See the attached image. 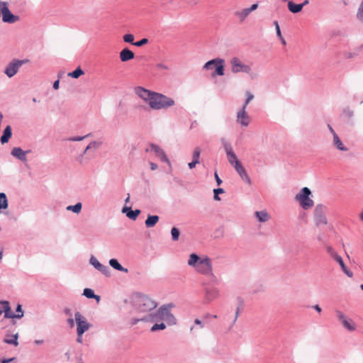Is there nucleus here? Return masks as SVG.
<instances>
[{"mask_svg": "<svg viewBox=\"0 0 363 363\" xmlns=\"http://www.w3.org/2000/svg\"><path fill=\"white\" fill-rule=\"evenodd\" d=\"M311 194V190L308 187H303L296 196V199L299 201L301 206L304 210H308L314 205L313 201L310 198Z\"/></svg>", "mask_w": 363, "mask_h": 363, "instance_id": "nucleus-4", "label": "nucleus"}, {"mask_svg": "<svg viewBox=\"0 0 363 363\" xmlns=\"http://www.w3.org/2000/svg\"><path fill=\"white\" fill-rule=\"evenodd\" d=\"M201 155V150L199 147H196L193 151V160L192 161H196L197 163H199V158Z\"/></svg>", "mask_w": 363, "mask_h": 363, "instance_id": "nucleus-47", "label": "nucleus"}, {"mask_svg": "<svg viewBox=\"0 0 363 363\" xmlns=\"http://www.w3.org/2000/svg\"><path fill=\"white\" fill-rule=\"evenodd\" d=\"M91 135V133H88L84 136H74V137H70V138H68L67 140L68 141H72V142H77V141H82L84 139L89 137L90 135Z\"/></svg>", "mask_w": 363, "mask_h": 363, "instance_id": "nucleus-44", "label": "nucleus"}, {"mask_svg": "<svg viewBox=\"0 0 363 363\" xmlns=\"http://www.w3.org/2000/svg\"><path fill=\"white\" fill-rule=\"evenodd\" d=\"M214 177H215L217 185L218 186L220 185L223 182H222L221 179L219 177L217 172L214 173Z\"/></svg>", "mask_w": 363, "mask_h": 363, "instance_id": "nucleus-58", "label": "nucleus"}, {"mask_svg": "<svg viewBox=\"0 0 363 363\" xmlns=\"http://www.w3.org/2000/svg\"><path fill=\"white\" fill-rule=\"evenodd\" d=\"M159 219L160 218L157 215H147V218L145 221V226L148 228L154 227L159 221Z\"/></svg>", "mask_w": 363, "mask_h": 363, "instance_id": "nucleus-26", "label": "nucleus"}, {"mask_svg": "<svg viewBox=\"0 0 363 363\" xmlns=\"http://www.w3.org/2000/svg\"><path fill=\"white\" fill-rule=\"evenodd\" d=\"M18 333H16L12 335H6V337L4 339V342L8 344V345H12L14 346L18 345Z\"/></svg>", "mask_w": 363, "mask_h": 363, "instance_id": "nucleus-27", "label": "nucleus"}, {"mask_svg": "<svg viewBox=\"0 0 363 363\" xmlns=\"http://www.w3.org/2000/svg\"><path fill=\"white\" fill-rule=\"evenodd\" d=\"M243 309H244V301L242 298L238 297L235 317L233 320L232 325H233L236 323L240 313L243 311Z\"/></svg>", "mask_w": 363, "mask_h": 363, "instance_id": "nucleus-24", "label": "nucleus"}, {"mask_svg": "<svg viewBox=\"0 0 363 363\" xmlns=\"http://www.w3.org/2000/svg\"><path fill=\"white\" fill-rule=\"evenodd\" d=\"M27 60L14 59L9 62L5 68V74L11 78L13 77L18 71L19 68L26 62Z\"/></svg>", "mask_w": 363, "mask_h": 363, "instance_id": "nucleus-11", "label": "nucleus"}, {"mask_svg": "<svg viewBox=\"0 0 363 363\" xmlns=\"http://www.w3.org/2000/svg\"><path fill=\"white\" fill-rule=\"evenodd\" d=\"M74 320L77 324V333L84 334L91 327V324L87 322L86 318L79 311L74 313Z\"/></svg>", "mask_w": 363, "mask_h": 363, "instance_id": "nucleus-10", "label": "nucleus"}, {"mask_svg": "<svg viewBox=\"0 0 363 363\" xmlns=\"http://www.w3.org/2000/svg\"><path fill=\"white\" fill-rule=\"evenodd\" d=\"M221 145L226 153L228 160L230 164H232L234 168H235L236 164H241L240 161L238 160L237 156L233 150V147L229 141L224 138H220Z\"/></svg>", "mask_w": 363, "mask_h": 363, "instance_id": "nucleus-6", "label": "nucleus"}, {"mask_svg": "<svg viewBox=\"0 0 363 363\" xmlns=\"http://www.w3.org/2000/svg\"><path fill=\"white\" fill-rule=\"evenodd\" d=\"M12 135V130L10 125H7L4 130L3 135H1L0 140L2 144L6 143L9 142V139Z\"/></svg>", "mask_w": 363, "mask_h": 363, "instance_id": "nucleus-25", "label": "nucleus"}, {"mask_svg": "<svg viewBox=\"0 0 363 363\" xmlns=\"http://www.w3.org/2000/svg\"><path fill=\"white\" fill-rule=\"evenodd\" d=\"M288 9L293 13H299L302 10L300 4H296L291 1H288Z\"/></svg>", "mask_w": 363, "mask_h": 363, "instance_id": "nucleus-31", "label": "nucleus"}, {"mask_svg": "<svg viewBox=\"0 0 363 363\" xmlns=\"http://www.w3.org/2000/svg\"><path fill=\"white\" fill-rule=\"evenodd\" d=\"M225 192L224 189L222 188H218L213 189V199L216 201H220V198L219 197L220 194H223Z\"/></svg>", "mask_w": 363, "mask_h": 363, "instance_id": "nucleus-49", "label": "nucleus"}, {"mask_svg": "<svg viewBox=\"0 0 363 363\" xmlns=\"http://www.w3.org/2000/svg\"><path fill=\"white\" fill-rule=\"evenodd\" d=\"M16 312L17 313L16 315H21V318L24 315V311L22 309V306L21 304H18L16 308Z\"/></svg>", "mask_w": 363, "mask_h": 363, "instance_id": "nucleus-56", "label": "nucleus"}, {"mask_svg": "<svg viewBox=\"0 0 363 363\" xmlns=\"http://www.w3.org/2000/svg\"><path fill=\"white\" fill-rule=\"evenodd\" d=\"M154 92L155 91L148 90L142 86H137L135 88V94L138 96L140 98H141L143 100H144L145 102H147L148 104L151 101Z\"/></svg>", "mask_w": 363, "mask_h": 363, "instance_id": "nucleus-15", "label": "nucleus"}, {"mask_svg": "<svg viewBox=\"0 0 363 363\" xmlns=\"http://www.w3.org/2000/svg\"><path fill=\"white\" fill-rule=\"evenodd\" d=\"M86 152H84V150L83 151V152L80 155H79L77 157V161L80 164H84V160H85V158H84V155L86 154Z\"/></svg>", "mask_w": 363, "mask_h": 363, "instance_id": "nucleus-55", "label": "nucleus"}, {"mask_svg": "<svg viewBox=\"0 0 363 363\" xmlns=\"http://www.w3.org/2000/svg\"><path fill=\"white\" fill-rule=\"evenodd\" d=\"M136 309L140 313H148L153 311L157 306V303L148 296L137 293L134 296Z\"/></svg>", "mask_w": 363, "mask_h": 363, "instance_id": "nucleus-2", "label": "nucleus"}, {"mask_svg": "<svg viewBox=\"0 0 363 363\" xmlns=\"http://www.w3.org/2000/svg\"><path fill=\"white\" fill-rule=\"evenodd\" d=\"M2 21L4 23H13L18 21L19 17L13 15L9 9L8 6H4L2 8Z\"/></svg>", "mask_w": 363, "mask_h": 363, "instance_id": "nucleus-16", "label": "nucleus"}, {"mask_svg": "<svg viewBox=\"0 0 363 363\" xmlns=\"http://www.w3.org/2000/svg\"><path fill=\"white\" fill-rule=\"evenodd\" d=\"M274 25L275 26L276 33H277V37L278 38H281V35H281V30H280L278 21H275L274 22Z\"/></svg>", "mask_w": 363, "mask_h": 363, "instance_id": "nucleus-57", "label": "nucleus"}, {"mask_svg": "<svg viewBox=\"0 0 363 363\" xmlns=\"http://www.w3.org/2000/svg\"><path fill=\"white\" fill-rule=\"evenodd\" d=\"M98 270L101 272L103 274H104L106 277L111 276L110 269L106 265L102 264L101 267Z\"/></svg>", "mask_w": 363, "mask_h": 363, "instance_id": "nucleus-51", "label": "nucleus"}, {"mask_svg": "<svg viewBox=\"0 0 363 363\" xmlns=\"http://www.w3.org/2000/svg\"><path fill=\"white\" fill-rule=\"evenodd\" d=\"M235 170L236 172H238V174L240 175V177H241V179L245 182H246L247 184L251 185L252 184V181H251V179L250 178V177L248 176L245 169L244 168V167L242 165V164H236L235 165Z\"/></svg>", "mask_w": 363, "mask_h": 363, "instance_id": "nucleus-18", "label": "nucleus"}, {"mask_svg": "<svg viewBox=\"0 0 363 363\" xmlns=\"http://www.w3.org/2000/svg\"><path fill=\"white\" fill-rule=\"evenodd\" d=\"M326 250L328 254L337 262L341 267L342 271L347 274L349 277H352L353 276V273L348 269L347 266L345 265L342 258L336 253L335 250L330 247L328 246L326 247Z\"/></svg>", "mask_w": 363, "mask_h": 363, "instance_id": "nucleus-8", "label": "nucleus"}, {"mask_svg": "<svg viewBox=\"0 0 363 363\" xmlns=\"http://www.w3.org/2000/svg\"><path fill=\"white\" fill-rule=\"evenodd\" d=\"M255 216L261 223L267 222L269 219V215L266 210L255 211Z\"/></svg>", "mask_w": 363, "mask_h": 363, "instance_id": "nucleus-29", "label": "nucleus"}, {"mask_svg": "<svg viewBox=\"0 0 363 363\" xmlns=\"http://www.w3.org/2000/svg\"><path fill=\"white\" fill-rule=\"evenodd\" d=\"M150 166L151 170H155L158 167L157 164L156 163L152 162H150Z\"/></svg>", "mask_w": 363, "mask_h": 363, "instance_id": "nucleus-63", "label": "nucleus"}, {"mask_svg": "<svg viewBox=\"0 0 363 363\" xmlns=\"http://www.w3.org/2000/svg\"><path fill=\"white\" fill-rule=\"evenodd\" d=\"M158 322H155V323L152 326L150 331L155 332L158 330H164L166 328V325L164 323H157Z\"/></svg>", "mask_w": 363, "mask_h": 363, "instance_id": "nucleus-42", "label": "nucleus"}, {"mask_svg": "<svg viewBox=\"0 0 363 363\" xmlns=\"http://www.w3.org/2000/svg\"><path fill=\"white\" fill-rule=\"evenodd\" d=\"M84 71L79 67L73 72L68 73V76L74 79H77L84 74Z\"/></svg>", "mask_w": 363, "mask_h": 363, "instance_id": "nucleus-38", "label": "nucleus"}, {"mask_svg": "<svg viewBox=\"0 0 363 363\" xmlns=\"http://www.w3.org/2000/svg\"><path fill=\"white\" fill-rule=\"evenodd\" d=\"M356 16H357V18L361 23H363V0L362 1L361 4L358 8Z\"/></svg>", "mask_w": 363, "mask_h": 363, "instance_id": "nucleus-43", "label": "nucleus"}, {"mask_svg": "<svg viewBox=\"0 0 363 363\" xmlns=\"http://www.w3.org/2000/svg\"><path fill=\"white\" fill-rule=\"evenodd\" d=\"M8 199L5 193H0V209H6L8 208Z\"/></svg>", "mask_w": 363, "mask_h": 363, "instance_id": "nucleus-35", "label": "nucleus"}, {"mask_svg": "<svg viewBox=\"0 0 363 363\" xmlns=\"http://www.w3.org/2000/svg\"><path fill=\"white\" fill-rule=\"evenodd\" d=\"M236 121L242 127H247L251 121L250 116L247 113L245 107H242L241 109L237 113Z\"/></svg>", "mask_w": 363, "mask_h": 363, "instance_id": "nucleus-14", "label": "nucleus"}, {"mask_svg": "<svg viewBox=\"0 0 363 363\" xmlns=\"http://www.w3.org/2000/svg\"><path fill=\"white\" fill-rule=\"evenodd\" d=\"M84 296H86L87 298H94L96 299L97 301H99L100 296L98 295H96L94 294V291L89 288H86L84 289L83 294Z\"/></svg>", "mask_w": 363, "mask_h": 363, "instance_id": "nucleus-32", "label": "nucleus"}, {"mask_svg": "<svg viewBox=\"0 0 363 363\" xmlns=\"http://www.w3.org/2000/svg\"><path fill=\"white\" fill-rule=\"evenodd\" d=\"M109 264L112 268H113L116 270L123 272L125 273H127L128 272V269L127 268L123 267L116 259H111L109 260Z\"/></svg>", "mask_w": 363, "mask_h": 363, "instance_id": "nucleus-28", "label": "nucleus"}, {"mask_svg": "<svg viewBox=\"0 0 363 363\" xmlns=\"http://www.w3.org/2000/svg\"><path fill=\"white\" fill-rule=\"evenodd\" d=\"M155 67H156V68H157V69H160V70H162H162H167V71L169 70V66H168V65H166V64H164V63H162V62H158V63H157V64H156V65H155Z\"/></svg>", "mask_w": 363, "mask_h": 363, "instance_id": "nucleus-53", "label": "nucleus"}, {"mask_svg": "<svg viewBox=\"0 0 363 363\" xmlns=\"http://www.w3.org/2000/svg\"><path fill=\"white\" fill-rule=\"evenodd\" d=\"M122 213H125L126 216L128 218L135 220H136L138 216L140 215V210L135 209L133 211L131 209V207L124 206L122 208Z\"/></svg>", "mask_w": 363, "mask_h": 363, "instance_id": "nucleus-21", "label": "nucleus"}, {"mask_svg": "<svg viewBox=\"0 0 363 363\" xmlns=\"http://www.w3.org/2000/svg\"><path fill=\"white\" fill-rule=\"evenodd\" d=\"M258 7V4H252L250 8H247L249 11L250 13H251L252 11L256 10Z\"/></svg>", "mask_w": 363, "mask_h": 363, "instance_id": "nucleus-59", "label": "nucleus"}, {"mask_svg": "<svg viewBox=\"0 0 363 363\" xmlns=\"http://www.w3.org/2000/svg\"><path fill=\"white\" fill-rule=\"evenodd\" d=\"M67 323H68V324H69L70 328H73L74 327V320L73 318H68L67 319Z\"/></svg>", "mask_w": 363, "mask_h": 363, "instance_id": "nucleus-61", "label": "nucleus"}, {"mask_svg": "<svg viewBox=\"0 0 363 363\" xmlns=\"http://www.w3.org/2000/svg\"><path fill=\"white\" fill-rule=\"evenodd\" d=\"M31 152L30 150L24 151L20 147H15L11 150V155L23 162L27 161L26 155Z\"/></svg>", "mask_w": 363, "mask_h": 363, "instance_id": "nucleus-17", "label": "nucleus"}, {"mask_svg": "<svg viewBox=\"0 0 363 363\" xmlns=\"http://www.w3.org/2000/svg\"><path fill=\"white\" fill-rule=\"evenodd\" d=\"M218 57L206 62L204 64V65L203 66V69H206V70L212 69L213 67V66L215 67L216 63H218Z\"/></svg>", "mask_w": 363, "mask_h": 363, "instance_id": "nucleus-39", "label": "nucleus"}, {"mask_svg": "<svg viewBox=\"0 0 363 363\" xmlns=\"http://www.w3.org/2000/svg\"><path fill=\"white\" fill-rule=\"evenodd\" d=\"M0 304L4 306V317L6 318H21V315H16L15 313L11 312V306L8 301H1Z\"/></svg>", "mask_w": 363, "mask_h": 363, "instance_id": "nucleus-19", "label": "nucleus"}, {"mask_svg": "<svg viewBox=\"0 0 363 363\" xmlns=\"http://www.w3.org/2000/svg\"><path fill=\"white\" fill-rule=\"evenodd\" d=\"M363 49V45L359 46L357 49V52H344V57L345 58L350 59L356 57L358 55V52Z\"/></svg>", "mask_w": 363, "mask_h": 363, "instance_id": "nucleus-40", "label": "nucleus"}, {"mask_svg": "<svg viewBox=\"0 0 363 363\" xmlns=\"http://www.w3.org/2000/svg\"><path fill=\"white\" fill-rule=\"evenodd\" d=\"M123 40L125 43H131L133 45V43H135V42H133L134 36L132 34H125V35H123Z\"/></svg>", "mask_w": 363, "mask_h": 363, "instance_id": "nucleus-52", "label": "nucleus"}, {"mask_svg": "<svg viewBox=\"0 0 363 363\" xmlns=\"http://www.w3.org/2000/svg\"><path fill=\"white\" fill-rule=\"evenodd\" d=\"M179 235H180V231L177 228L173 227L171 229L172 240L173 241H177L179 240Z\"/></svg>", "mask_w": 363, "mask_h": 363, "instance_id": "nucleus-41", "label": "nucleus"}, {"mask_svg": "<svg viewBox=\"0 0 363 363\" xmlns=\"http://www.w3.org/2000/svg\"><path fill=\"white\" fill-rule=\"evenodd\" d=\"M147 152H152L155 155L156 157H159L162 162H165L169 167L171 166V162L167 157L164 151L157 145L150 144V147L146 150Z\"/></svg>", "mask_w": 363, "mask_h": 363, "instance_id": "nucleus-13", "label": "nucleus"}, {"mask_svg": "<svg viewBox=\"0 0 363 363\" xmlns=\"http://www.w3.org/2000/svg\"><path fill=\"white\" fill-rule=\"evenodd\" d=\"M162 320H163V319H162V317H161V315L160 314L159 311L157 310V311H155L152 313H150L147 315H145L140 318H133L131 320V324L135 325L140 321L153 323V322H160Z\"/></svg>", "mask_w": 363, "mask_h": 363, "instance_id": "nucleus-12", "label": "nucleus"}, {"mask_svg": "<svg viewBox=\"0 0 363 363\" xmlns=\"http://www.w3.org/2000/svg\"><path fill=\"white\" fill-rule=\"evenodd\" d=\"M250 13L247 9H244L240 11H236L235 13V16L238 17L240 21H243L249 16Z\"/></svg>", "mask_w": 363, "mask_h": 363, "instance_id": "nucleus-36", "label": "nucleus"}, {"mask_svg": "<svg viewBox=\"0 0 363 363\" xmlns=\"http://www.w3.org/2000/svg\"><path fill=\"white\" fill-rule=\"evenodd\" d=\"M342 113L347 118H352L354 116V111L348 106L343 108Z\"/></svg>", "mask_w": 363, "mask_h": 363, "instance_id": "nucleus-48", "label": "nucleus"}, {"mask_svg": "<svg viewBox=\"0 0 363 363\" xmlns=\"http://www.w3.org/2000/svg\"><path fill=\"white\" fill-rule=\"evenodd\" d=\"M14 359H15L14 357H11V358H9V359H3L1 360V363H9L10 362H12Z\"/></svg>", "mask_w": 363, "mask_h": 363, "instance_id": "nucleus-64", "label": "nucleus"}, {"mask_svg": "<svg viewBox=\"0 0 363 363\" xmlns=\"http://www.w3.org/2000/svg\"><path fill=\"white\" fill-rule=\"evenodd\" d=\"M218 296V291L214 288H207L205 290V300L207 302H211Z\"/></svg>", "mask_w": 363, "mask_h": 363, "instance_id": "nucleus-23", "label": "nucleus"}, {"mask_svg": "<svg viewBox=\"0 0 363 363\" xmlns=\"http://www.w3.org/2000/svg\"><path fill=\"white\" fill-rule=\"evenodd\" d=\"M171 309V305H163L159 309L160 314L161 315L162 319L164 320L167 314L169 313Z\"/></svg>", "mask_w": 363, "mask_h": 363, "instance_id": "nucleus-33", "label": "nucleus"}, {"mask_svg": "<svg viewBox=\"0 0 363 363\" xmlns=\"http://www.w3.org/2000/svg\"><path fill=\"white\" fill-rule=\"evenodd\" d=\"M224 65H225V60L222 58H218V63H216V65L215 66V71L212 74V77L223 76L225 74Z\"/></svg>", "mask_w": 363, "mask_h": 363, "instance_id": "nucleus-22", "label": "nucleus"}, {"mask_svg": "<svg viewBox=\"0 0 363 363\" xmlns=\"http://www.w3.org/2000/svg\"><path fill=\"white\" fill-rule=\"evenodd\" d=\"M188 265L193 267L201 274L208 277H215L213 272L212 261L206 255L200 257L195 253L191 254L188 260Z\"/></svg>", "mask_w": 363, "mask_h": 363, "instance_id": "nucleus-1", "label": "nucleus"}, {"mask_svg": "<svg viewBox=\"0 0 363 363\" xmlns=\"http://www.w3.org/2000/svg\"><path fill=\"white\" fill-rule=\"evenodd\" d=\"M174 104V100L172 98L155 91L148 105L153 110H161L167 109Z\"/></svg>", "mask_w": 363, "mask_h": 363, "instance_id": "nucleus-3", "label": "nucleus"}, {"mask_svg": "<svg viewBox=\"0 0 363 363\" xmlns=\"http://www.w3.org/2000/svg\"><path fill=\"white\" fill-rule=\"evenodd\" d=\"M82 208V204L80 202L77 203L73 206H68L66 207V210L68 211H72L74 213H79Z\"/></svg>", "mask_w": 363, "mask_h": 363, "instance_id": "nucleus-34", "label": "nucleus"}, {"mask_svg": "<svg viewBox=\"0 0 363 363\" xmlns=\"http://www.w3.org/2000/svg\"><path fill=\"white\" fill-rule=\"evenodd\" d=\"M230 62L231 65V71L234 74L239 72L249 74L251 72V67L249 65L242 63L238 57H233Z\"/></svg>", "mask_w": 363, "mask_h": 363, "instance_id": "nucleus-9", "label": "nucleus"}, {"mask_svg": "<svg viewBox=\"0 0 363 363\" xmlns=\"http://www.w3.org/2000/svg\"><path fill=\"white\" fill-rule=\"evenodd\" d=\"M326 207L322 204H318L314 210V220L317 226L327 225Z\"/></svg>", "mask_w": 363, "mask_h": 363, "instance_id": "nucleus-7", "label": "nucleus"}, {"mask_svg": "<svg viewBox=\"0 0 363 363\" xmlns=\"http://www.w3.org/2000/svg\"><path fill=\"white\" fill-rule=\"evenodd\" d=\"M247 99L242 107H245L246 109L247 104L254 99V95L249 91H246Z\"/></svg>", "mask_w": 363, "mask_h": 363, "instance_id": "nucleus-50", "label": "nucleus"}, {"mask_svg": "<svg viewBox=\"0 0 363 363\" xmlns=\"http://www.w3.org/2000/svg\"><path fill=\"white\" fill-rule=\"evenodd\" d=\"M89 262L91 265L94 266V268H96L97 270L101 267L102 264H101L98 259L94 257L91 256Z\"/></svg>", "mask_w": 363, "mask_h": 363, "instance_id": "nucleus-46", "label": "nucleus"}, {"mask_svg": "<svg viewBox=\"0 0 363 363\" xmlns=\"http://www.w3.org/2000/svg\"><path fill=\"white\" fill-rule=\"evenodd\" d=\"M164 321H166L169 325H174L177 323V320L175 317L172 315L171 311L169 314H167L166 318L164 319Z\"/></svg>", "mask_w": 363, "mask_h": 363, "instance_id": "nucleus-45", "label": "nucleus"}, {"mask_svg": "<svg viewBox=\"0 0 363 363\" xmlns=\"http://www.w3.org/2000/svg\"><path fill=\"white\" fill-rule=\"evenodd\" d=\"M59 85H60V79H57L56 81L54 82L53 83V89L57 90L59 89Z\"/></svg>", "mask_w": 363, "mask_h": 363, "instance_id": "nucleus-62", "label": "nucleus"}, {"mask_svg": "<svg viewBox=\"0 0 363 363\" xmlns=\"http://www.w3.org/2000/svg\"><path fill=\"white\" fill-rule=\"evenodd\" d=\"M335 315L338 321L347 331L353 332L356 330L357 325L354 320L352 318L347 316L342 311L340 310H336Z\"/></svg>", "mask_w": 363, "mask_h": 363, "instance_id": "nucleus-5", "label": "nucleus"}, {"mask_svg": "<svg viewBox=\"0 0 363 363\" xmlns=\"http://www.w3.org/2000/svg\"><path fill=\"white\" fill-rule=\"evenodd\" d=\"M102 145L101 141H91L84 149V152L93 148L98 149Z\"/></svg>", "mask_w": 363, "mask_h": 363, "instance_id": "nucleus-37", "label": "nucleus"}, {"mask_svg": "<svg viewBox=\"0 0 363 363\" xmlns=\"http://www.w3.org/2000/svg\"><path fill=\"white\" fill-rule=\"evenodd\" d=\"M197 164L198 163L196 161H191V162H189L188 164V166H189V169H194Z\"/></svg>", "mask_w": 363, "mask_h": 363, "instance_id": "nucleus-60", "label": "nucleus"}, {"mask_svg": "<svg viewBox=\"0 0 363 363\" xmlns=\"http://www.w3.org/2000/svg\"><path fill=\"white\" fill-rule=\"evenodd\" d=\"M119 56L121 62H128L134 58L135 54L129 48H125L120 52Z\"/></svg>", "mask_w": 363, "mask_h": 363, "instance_id": "nucleus-20", "label": "nucleus"}, {"mask_svg": "<svg viewBox=\"0 0 363 363\" xmlns=\"http://www.w3.org/2000/svg\"><path fill=\"white\" fill-rule=\"evenodd\" d=\"M147 43H148V39L145 38L141 39L139 41L135 42V43H133V45L136 47H141V46L146 45Z\"/></svg>", "mask_w": 363, "mask_h": 363, "instance_id": "nucleus-54", "label": "nucleus"}, {"mask_svg": "<svg viewBox=\"0 0 363 363\" xmlns=\"http://www.w3.org/2000/svg\"><path fill=\"white\" fill-rule=\"evenodd\" d=\"M333 144L337 149L341 151H347V148L343 145L342 140L340 139L337 133H334Z\"/></svg>", "mask_w": 363, "mask_h": 363, "instance_id": "nucleus-30", "label": "nucleus"}]
</instances>
